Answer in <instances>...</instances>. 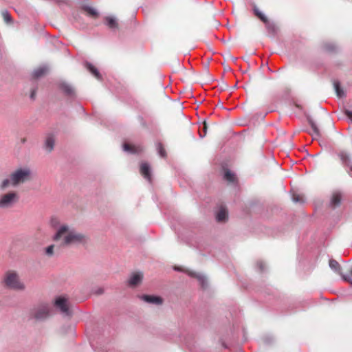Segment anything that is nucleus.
Returning <instances> with one entry per match:
<instances>
[{"instance_id": "obj_1", "label": "nucleus", "mask_w": 352, "mask_h": 352, "mask_svg": "<svg viewBox=\"0 0 352 352\" xmlns=\"http://www.w3.org/2000/svg\"><path fill=\"white\" fill-rule=\"evenodd\" d=\"M52 228L56 230L53 236V240L61 241V245L68 246L74 244L85 243L87 241V236L75 229L70 228L67 224H60V221L57 217H52L50 221Z\"/></svg>"}, {"instance_id": "obj_2", "label": "nucleus", "mask_w": 352, "mask_h": 352, "mask_svg": "<svg viewBox=\"0 0 352 352\" xmlns=\"http://www.w3.org/2000/svg\"><path fill=\"white\" fill-rule=\"evenodd\" d=\"M31 175L29 168H19L10 173L8 177L4 178L0 183V190L3 191L9 187H17L28 181Z\"/></svg>"}, {"instance_id": "obj_3", "label": "nucleus", "mask_w": 352, "mask_h": 352, "mask_svg": "<svg viewBox=\"0 0 352 352\" xmlns=\"http://www.w3.org/2000/svg\"><path fill=\"white\" fill-rule=\"evenodd\" d=\"M20 195L17 191L10 190L0 194V209L8 210L14 208L19 201Z\"/></svg>"}, {"instance_id": "obj_4", "label": "nucleus", "mask_w": 352, "mask_h": 352, "mask_svg": "<svg viewBox=\"0 0 352 352\" xmlns=\"http://www.w3.org/2000/svg\"><path fill=\"white\" fill-rule=\"evenodd\" d=\"M4 281L6 285L11 289L23 290L25 288L23 283L19 280L18 275L14 272L8 273Z\"/></svg>"}, {"instance_id": "obj_5", "label": "nucleus", "mask_w": 352, "mask_h": 352, "mask_svg": "<svg viewBox=\"0 0 352 352\" xmlns=\"http://www.w3.org/2000/svg\"><path fill=\"white\" fill-rule=\"evenodd\" d=\"M50 314V307L47 304H41L32 309L30 312L31 317L36 320H43L46 318Z\"/></svg>"}, {"instance_id": "obj_6", "label": "nucleus", "mask_w": 352, "mask_h": 352, "mask_svg": "<svg viewBox=\"0 0 352 352\" xmlns=\"http://www.w3.org/2000/svg\"><path fill=\"white\" fill-rule=\"evenodd\" d=\"M54 306L58 309L65 316H69L71 315V311L69 308V302L65 296H58L56 298Z\"/></svg>"}, {"instance_id": "obj_7", "label": "nucleus", "mask_w": 352, "mask_h": 352, "mask_svg": "<svg viewBox=\"0 0 352 352\" xmlns=\"http://www.w3.org/2000/svg\"><path fill=\"white\" fill-rule=\"evenodd\" d=\"M329 267L333 270L335 272L340 274L344 280L352 283V278L350 276L342 275L341 273V267L340 265L334 259H330L329 261Z\"/></svg>"}, {"instance_id": "obj_8", "label": "nucleus", "mask_w": 352, "mask_h": 352, "mask_svg": "<svg viewBox=\"0 0 352 352\" xmlns=\"http://www.w3.org/2000/svg\"><path fill=\"white\" fill-rule=\"evenodd\" d=\"M58 87L65 96L69 98H73L75 96V90L74 87L69 83L65 81H60L58 83Z\"/></svg>"}, {"instance_id": "obj_9", "label": "nucleus", "mask_w": 352, "mask_h": 352, "mask_svg": "<svg viewBox=\"0 0 352 352\" xmlns=\"http://www.w3.org/2000/svg\"><path fill=\"white\" fill-rule=\"evenodd\" d=\"M143 279V274L141 272H135L133 273L129 280H128V285L131 287H135L138 286Z\"/></svg>"}, {"instance_id": "obj_10", "label": "nucleus", "mask_w": 352, "mask_h": 352, "mask_svg": "<svg viewBox=\"0 0 352 352\" xmlns=\"http://www.w3.org/2000/svg\"><path fill=\"white\" fill-rule=\"evenodd\" d=\"M140 173L149 182H151V167L148 163L143 162L141 164Z\"/></svg>"}, {"instance_id": "obj_11", "label": "nucleus", "mask_w": 352, "mask_h": 352, "mask_svg": "<svg viewBox=\"0 0 352 352\" xmlns=\"http://www.w3.org/2000/svg\"><path fill=\"white\" fill-rule=\"evenodd\" d=\"M123 150L129 153L136 154L141 153L143 148L140 145H131L129 144L124 143L123 144Z\"/></svg>"}, {"instance_id": "obj_12", "label": "nucleus", "mask_w": 352, "mask_h": 352, "mask_svg": "<svg viewBox=\"0 0 352 352\" xmlns=\"http://www.w3.org/2000/svg\"><path fill=\"white\" fill-rule=\"evenodd\" d=\"M140 298L146 302L155 305H161L162 303V299L160 297L150 296V295H142Z\"/></svg>"}, {"instance_id": "obj_13", "label": "nucleus", "mask_w": 352, "mask_h": 352, "mask_svg": "<svg viewBox=\"0 0 352 352\" xmlns=\"http://www.w3.org/2000/svg\"><path fill=\"white\" fill-rule=\"evenodd\" d=\"M188 273L189 276L196 278L203 288H204L206 287V283H207V280L204 275H202L201 274L196 273V272H188Z\"/></svg>"}, {"instance_id": "obj_14", "label": "nucleus", "mask_w": 352, "mask_h": 352, "mask_svg": "<svg viewBox=\"0 0 352 352\" xmlns=\"http://www.w3.org/2000/svg\"><path fill=\"white\" fill-rule=\"evenodd\" d=\"M342 195L339 192H335L331 197L330 204L332 207L338 206L341 203Z\"/></svg>"}, {"instance_id": "obj_15", "label": "nucleus", "mask_w": 352, "mask_h": 352, "mask_svg": "<svg viewBox=\"0 0 352 352\" xmlns=\"http://www.w3.org/2000/svg\"><path fill=\"white\" fill-rule=\"evenodd\" d=\"M54 138L52 135H48L45 141V148L48 151H52L54 146Z\"/></svg>"}, {"instance_id": "obj_16", "label": "nucleus", "mask_w": 352, "mask_h": 352, "mask_svg": "<svg viewBox=\"0 0 352 352\" xmlns=\"http://www.w3.org/2000/svg\"><path fill=\"white\" fill-rule=\"evenodd\" d=\"M47 70L48 67L47 66H41L33 72L32 76L34 78H38L43 76Z\"/></svg>"}, {"instance_id": "obj_17", "label": "nucleus", "mask_w": 352, "mask_h": 352, "mask_svg": "<svg viewBox=\"0 0 352 352\" xmlns=\"http://www.w3.org/2000/svg\"><path fill=\"white\" fill-rule=\"evenodd\" d=\"M217 220L219 222L225 221L228 218V212L224 208H221L217 214Z\"/></svg>"}, {"instance_id": "obj_18", "label": "nucleus", "mask_w": 352, "mask_h": 352, "mask_svg": "<svg viewBox=\"0 0 352 352\" xmlns=\"http://www.w3.org/2000/svg\"><path fill=\"white\" fill-rule=\"evenodd\" d=\"M105 24L111 29H116L118 25L116 18L112 16L105 18Z\"/></svg>"}, {"instance_id": "obj_19", "label": "nucleus", "mask_w": 352, "mask_h": 352, "mask_svg": "<svg viewBox=\"0 0 352 352\" xmlns=\"http://www.w3.org/2000/svg\"><path fill=\"white\" fill-rule=\"evenodd\" d=\"M308 122L312 129L313 133H311V135L314 137V138L320 137V131H319V129L318 128V126H316V123L310 118L308 119Z\"/></svg>"}, {"instance_id": "obj_20", "label": "nucleus", "mask_w": 352, "mask_h": 352, "mask_svg": "<svg viewBox=\"0 0 352 352\" xmlns=\"http://www.w3.org/2000/svg\"><path fill=\"white\" fill-rule=\"evenodd\" d=\"M86 68L97 78L100 79L101 76L98 69L89 63H85Z\"/></svg>"}, {"instance_id": "obj_21", "label": "nucleus", "mask_w": 352, "mask_h": 352, "mask_svg": "<svg viewBox=\"0 0 352 352\" xmlns=\"http://www.w3.org/2000/svg\"><path fill=\"white\" fill-rule=\"evenodd\" d=\"M82 9L91 16L97 17L98 15L97 10L91 6L84 5L82 6Z\"/></svg>"}, {"instance_id": "obj_22", "label": "nucleus", "mask_w": 352, "mask_h": 352, "mask_svg": "<svg viewBox=\"0 0 352 352\" xmlns=\"http://www.w3.org/2000/svg\"><path fill=\"white\" fill-rule=\"evenodd\" d=\"M223 177L226 181L229 182L234 183L236 182L235 175L229 170H226L225 171Z\"/></svg>"}, {"instance_id": "obj_23", "label": "nucleus", "mask_w": 352, "mask_h": 352, "mask_svg": "<svg viewBox=\"0 0 352 352\" xmlns=\"http://www.w3.org/2000/svg\"><path fill=\"white\" fill-rule=\"evenodd\" d=\"M333 85L337 96L339 98L344 97L345 94L344 91L340 88V82L338 81H334Z\"/></svg>"}, {"instance_id": "obj_24", "label": "nucleus", "mask_w": 352, "mask_h": 352, "mask_svg": "<svg viewBox=\"0 0 352 352\" xmlns=\"http://www.w3.org/2000/svg\"><path fill=\"white\" fill-rule=\"evenodd\" d=\"M263 23H265V27L269 32L272 34H274L276 32V28L273 23L270 22L268 19H267V21H265Z\"/></svg>"}, {"instance_id": "obj_25", "label": "nucleus", "mask_w": 352, "mask_h": 352, "mask_svg": "<svg viewBox=\"0 0 352 352\" xmlns=\"http://www.w3.org/2000/svg\"><path fill=\"white\" fill-rule=\"evenodd\" d=\"M2 17L6 23H10L12 21V19L8 11L3 10L1 12Z\"/></svg>"}, {"instance_id": "obj_26", "label": "nucleus", "mask_w": 352, "mask_h": 352, "mask_svg": "<svg viewBox=\"0 0 352 352\" xmlns=\"http://www.w3.org/2000/svg\"><path fill=\"white\" fill-rule=\"evenodd\" d=\"M254 12L263 22L267 21V18L257 8H254Z\"/></svg>"}, {"instance_id": "obj_27", "label": "nucleus", "mask_w": 352, "mask_h": 352, "mask_svg": "<svg viewBox=\"0 0 352 352\" xmlns=\"http://www.w3.org/2000/svg\"><path fill=\"white\" fill-rule=\"evenodd\" d=\"M324 49L327 52H334L336 50V45L331 43H325L324 45Z\"/></svg>"}, {"instance_id": "obj_28", "label": "nucleus", "mask_w": 352, "mask_h": 352, "mask_svg": "<svg viewBox=\"0 0 352 352\" xmlns=\"http://www.w3.org/2000/svg\"><path fill=\"white\" fill-rule=\"evenodd\" d=\"M340 157L343 163L349 165V163L350 162V158L349 155L346 153L342 152L340 153Z\"/></svg>"}, {"instance_id": "obj_29", "label": "nucleus", "mask_w": 352, "mask_h": 352, "mask_svg": "<svg viewBox=\"0 0 352 352\" xmlns=\"http://www.w3.org/2000/svg\"><path fill=\"white\" fill-rule=\"evenodd\" d=\"M157 151H158V153L159 155L162 157H166V151L163 147V145L161 144V143H158L157 145Z\"/></svg>"}, {"instance_id": "obj_30", "label": "nucleus", "mask_w": 352, "mask_h": 352, "mask_svg": "<svg viewBox=\"0 0 352 352\" xmlns=\"http://www.w3.org/2000/svg\"><path fill=\"white\" fill-rule=\"evenodd\" d=\"M292 200L295 203H302L303 198L300 195L294 194L292 196Z\"/></svg>"}, {"instance_id": "obj_31", "label": "nucleus", "mask_w": 352, "mask_h": 352, "mask_svg": "<svg viewBox=\"0 0 352 352\" xmlns=\"http://www.w3.org/2000/svg\"><path fill=\"white\" fill-rule=\"evenodd\" d=\"M54 245H51L45 248V254L50 256H52L54 254Z\"/></svg>"}, {"instance_id": "obj_32", "label": "nucleus", "mask_w": 352, "mask_h": 352, "mask_svg": "<svg viewBox=\"0 0 352 352\" xmlns=\"http://www.w3.org/2000/svg\"><path fill=\"white\" fill-rule=\"evenodd\" d=\"M257 266L258 267V268L261 271H263L265 263L263 261H258Z\"/></svg>"}, {"instance_id": "obj_33", "label": "nucleus", "mask_w": 352, "mask_h": 352, "mask_svg": "<svg viewBox=\"0 0 352 352\" xmlns=\"http://www.w3.org/2000/svg\"><path fill=\"white\" fill-rule=\"evenodd\" d=\"M206 129H207L206 124L204 122V133H203V134L201 132L199 133V136L201 138H204L206 135Z\"/></svg>"}, {"instance_id": "obj_34", "label": "nucleus", "mask_w": 352, "mask_h": 352, "mask_svg": "<svg viewBox=\"0 0 352 352\" xmlns=\"http://www.w3.org/2000/svg\"><path fill=\"white\" fill-rule=\"evenodd\" d=\"M346 113L347 115L349 116V117H351L352 116V113L350 112V111H346Z\"/></svg>"}, {"instance_id": "obj_35", "label": "nucleus", "mask_w": 352, "mask_h": 352, "mask_svg": "<svg viewBox=\"0 0 352 352\" xmlns=\"http://www.w3.org/2000/svg\"><path fill=\"white\" fill-rule=\"evenodd\" d=\"M34 91H33L32 93H31V98H34Z\"/></svg>"}, {"instance_id": "obj_36", "label": "nucleus", "mask_w": 352, "mask_h": 352, "mask_svg": "<svg viewBox=\"0 0 352 352\" xmlns=\"http://www.w3.org/2000/svg\"><path fill=\"white\" fill-rule=\"evenodd\" d=\"M102 292H103L102 289H100L99 292H98L99 294H101Z\"/></svg>"}, {"instance_id": "obj_37", "label": "nucleus", "mask_w": 352, "mask_h": 352, "mask_svg": "<svg viewBox=\"0 0 352 352\" xmlns=\"http://www.w3.org/2000/svg\"><path fill=\"white\" fill-rule=\"evenodd\" d=\"M350 170L352 172V166L350 167Z\"/></svg>"}]
</instances>
